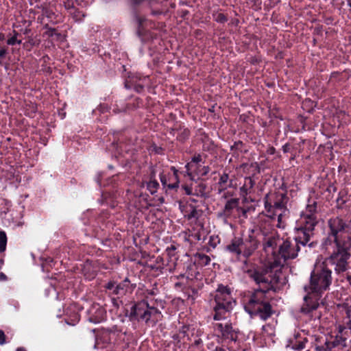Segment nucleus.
I'll use <instances>...</instances> for the list:
<instances>
[{
	"mask_svg": "<svg viewBox=\"0 0 351 351\" xmlns=\"http://www.w3.org/2000/svg\"><path fill=\"white\" fill-rule=\"evenodd\" d=\"M133 313L146 322L152 320L156 322L160 318V313L155 308L149 307L144 302H140L134 306Z\"/></svg>",
	"mask_w": 351,
	"mask_h": 351,
	"instance_id": "423d86ee",
	"label": "nucleus"
},
{
	"mask_svg": "<svg viewBox=\"0 0 351 351\" xmlns=\"http://www.w3.org/2000/svg\"><path fill=\"white\" fill-rule=\"evenodd\" d=\"M7 43H8V45H13L16 44V43H20L21 41H18L16 40V38L15 36H13V37L9 38L8 40Z\"/></svg>",
	"mask_w": 351,
	"mask_h": 351,
	"instance_id": "5701e85b",
	"label": "nucleus"
},
{
	"mask_svg": "<svg viewBox=\"0 0 351 351\" xmlns=\"http://www.w3.org/2000/svg\"><path fill=\"white\" fill-rule=\"evenodd\" d=\"M147 186L150 193L153 194L156 191L158 184L156 181H150L147 183Z\"/></svg>",
	"mask_w": 351,
	"mask_h": 351,
	"instance_id": "aec40b11",
	"label": "nucleus"
},
{
	"mask_svg": "<svg viewBox=\"0 0 351 351\" xmlns=\"http://www.w3.org/2000/svg\"><path fill=\"white\" fill-rule=\"evenodd\" d=\"M228 179V175H227V174H224V175H223V176L221 177L220 180H221V182L225 183V182H227Z\"/></svg>",
	"mask_w": 351,
	"mask_h": 351,
	"instance_id": "a878e982",
	"label": "nucleus"
},
{
	"mask_svg": "<svg viewBox=\"0 0 351 351\" xmlns=\"http://www.w3.org/2000/svg\"><path fill=\"white\" fill-rule=\"evenodd\" d=\"M6 245V236L5 233L0 232V251H3Z\"/></svg>",
	"mask_w": 351,
	"mask_h": 351,
	"instance_id": "412c9836",
	"label": "nucleus"
},
{
	"mask_svg": "<svg viewBox=\"0 0 351 351\" xmlns=\"http://www.w3.org/2000/svg\"><path fill=\"white\" fill-rule=\"evenodd\" d=\"M46 34L48 36L51 37L53 40H59L63 38L62 36H61L60 34H58L55 29H49L47 30Z\"/></svg>",
	"mask_w": 351,
	"mask_h": 351,
	"instance_id": "6ab92c4d",
	"label": "nucleus"
},
{
	"mask_svg": "<svg viewBox=\"0 0 351 351\" xmlns=\"http://www.w3.org/2000/svg\"><path fill=\"white\" fill-rule=\"evenodd\" d=\"M268 270H265L264 271H260L258 270H256L253 272H251L250 276L254 280V281L258 283L265 284L267 283L269 280V276L267 274Z\"/></svg>",
	"mask_w": 351,
	"mask_h": 351,
	"instance_id": "ddd939ff",
	"label": "nucleus"
},
{
	"mask_svg": "<svg viewBox=\"0 0 351 351\" xmlns=\"http://www.w3.org/2000/svg\"><path fill=\"white\" fill-rule=\"evenodd\" d=\"M266 265L270 269L282 267L289 259L295 258L299 247L289 240L269 239L264 247Z\"/></svg>",
	"mask_w": 351,
	"mask_h": 351,
	"instance_id": "f03ea898",
	"label": "nucleus"
},
{
	"mask_svg": "<svg viewBox=\"0 0 351 351\" xmlns=\"http://www.w3.org/2000/svg\"><path fill=\"white\" fill-rule=\"evenodd\" d=\"M215 330L220 334L223 338L235 341L237 333L232 329L231 324L228 322H217L215 324Z\"/></svg>",
	"mask_w": 351,
	"mask_h": 351,
	"instance_id": "1a4fd4ad",
	"label": "nucleus"
},
{
	"mask_svg": "<svg viewBox=\"0 0 351 351\" xmlns=\"http://www.w3.org/2000/svg\"><path fill=\"white\" fill-rule=\"evenodd\" d=\"M263 330L267 335L273 336L275 334V326L274 324H269L263 327Z\"/></svg>",
	"mask_w": 351,
	"mask_h": 351,
	"instance_id": "f3484780",
	"label": "nucleus"
},
{
	"mask_svg": "<svg viewBox=\"0 0 351 351\" xmlns=\"http://www.w3.org/2000/svg\"><path fill=\"white\" fill-rule=\"evenodd\" d=\"M341 307L347 315L348 322L345 324L348 328L351 329V298L347 299Z\"/></svg>",
	"mask_w": 351,
	"mask_h": 351,
	"instance_id": "2eb2a0df",
	"label": "nucleus"
},
{
	"mask_svg": "<svg viewBox=\"0 0 351 351\" xmlns=\"http://www.w3.org/2000/svg\"><path fill=\"white\" fill-rule=\"evenodd\" d=\"M7 53V51L5 48H0V58H3Z\"/></svg>",
	"mask_w": 351,
	"mask_h": 351,
	"instance_id": "393cba45",
	"label": "nucleus"
},
{
	"mask_svg": "<svg viewBox=\"0 0 351 351\" xmlns=\"http://www.w3.org/2000/svg\"><path fill=\"white\" fill-rule=\"evenodd\" d=\"M328 225L331 231V234L333 237L335 245L339 246L341 243H343L341 240V237L343 234H345V230L347 228L346 224L342 219L337 217L330 219Z\"/></svg>",
	"mask_w": 351,
	"mask_h": 351,
	"instance_id": "6e6552de",
	"label": "nucleus"
},
{
	"mask_svg": "<svg viewBox=\"0 0 351 351\" xmlns=\"http://www.w3.org/2000/svg\"><path fill=\"white\" fill-rule=\"evenodd\" d=\"M335 346V342L330 343L328 341H326L325 346H322L321 350H330L332 348H333Z\"/></svg>",
	"mask_w": 351,
	"mask_h": 351,
	"instance_id": "4be33fe9",
	"label": "nucleus"
},
{
	"mask_svg": "<svg viewBox=\"0 0 351 351\" xmlns=\"http://www.w3.org/2000/svg\"><path fill=\"white\" fill-rule=\"evenodd\" d=\"M330 271L326 268V263L318 260L311 277L310 285L305 287L308 295L304 297L305 304L302 307V311L308 313L316 309L319 304L314 300H317L319 294L326 290L331 280Z\"/></svg>",
	"mask_w": 351,
	"mask_h": 351,
	"instance_id": "f257e3e1",
	"label": "nucleus"
},
{
	"mask_svg": "<svg viewBox=\"0 0 351 351\" xmlns=\"http://www.w3.org/2000/svg\"><path fill=\"white\" fill-rule=\"evenodd\" d=\"M254 185V182L251 178H247L245 185L241 189L242 195L245 196L247 194V187L252 188Z\"/></svg>",
	"mask_w": 351,
	"mask_h": 351,
	"instance_id": "a211bd4d",
	"label": "nucleus"
},
{
	"mask_svg": "<svg viewBox=\"0 0 351 351\" xmlns=\"http://www.w3.org/2000/svg\"><path fill=\"white\" fill-rule=\"evenodd\" d=\"M245 308L250 314L258 315L263 319H266L271 315V306L267 303L257 302L255 298L250 300Z\"/></svg>",
	"mask_w": 351,
	"mask_h": 351,
	"instance_id": "0eeeda50",
	"label": "nucleus"
},
{
	"mask_svg": "<svg viewBox=\"0 0 351 351\" xmlns=\"http://www.w3.org/2000/svg\"><path fill=\"white\" fill-rule=\"evenodd\" d=\"M265 206H266V208H268L269 210L270 209V208L274 207L275 215H276L278 216V218L279 221L281 219L282 215V210H284V208H285V205H284V204L282 202H276L274 204V205L272 206L267 200L265 202Z\"/></svg>",
	"mask_w": 351,
	"mask_h": 351,
	"instance_id": "4468645a",
	"label": "nucleus"
},
{
	"mask_svg": "<svg viewBox=\"0 0 351 351\" xmlns=\"http://www.w3.org/2000/svg\"><path fill=\"white\" fill-rule=\"evenodd\" d=\"M315 210L314 205H309L307 206L306 211L301 215L296 230L300 231L302 237H300L301 243L305 245L310 239L311 233L315 224L317 223L316 219L313 213Z\"/></svg>",
	"mask_w": 351,
	"mask_h": 351,
	"instance_id": "20e7f679",
	"label": "nucleus"
},
{
	"mask_svg": "<svg viewBox=\"0 0 351 351\" xmlns=\"http://www.w3.org/2000/svg\"><path fill=\"white\" fill-rule=\"evenodd\" d=\"M106 288L114 295H122L125 293L124 289L121 285H116L114 282H109Z\"/></svg>",
	"mask_w": 351,
	"mask_h": 351,
	"instance_id": "dca6fc26",
	"label": "nucleus"
},
{
	"mask_svg": "<svg viewBox=\"0 0 351 351\" xmlns=\"http://www.w3.org/2000/svg\"><path fill=\"white\" fill-rule=\"evenodd\" d=\"M215 302L217 304L215 307L214 319L215 321L225 319L234 304L230 291L226 287L219 286L215 295Z\"/></svg>",
	"mask_w": 351,
	"mask_h": 351,
	"instance_id": "7ed1b4c3",
	"label": "nucleus"
},
{
	"mask_svg": "<svg viewBox=\"0 0 351 351\" xmlns=\"http://www.w3.org/2000/svg\"><path fill=\"white\" fill-rule=\"evenodd\" d=\"M342 330H343V328L340 327V329H339L340 332H341Z\"/></svg>",
	"mask_w": 351,
	"mask_h": 351,
	"instance_id": "2f4dec72",
	"label": "nucleus"
},
{
	"mask_svg": "<svg viewBox=\"0 0 351 351\" xmlns=\"http://www.w3.org/2000/svg\"><path fill=\"white\" fill-rule=\"evenodd\" d=\"M5 342V335L3 331L0 330V345L4 344Z\"/></svg>",
	"mask_w": 351,
	"mask_h": 351,
	"instance_id": "b1692460",
	"label": "nucleus"
},
{
	"mask_svg": "<svg viewBox=\"0 0 351 351\" xmlns=\"http://www.w3.org/2000/svg\"><path fill=\"white\" fill-rule=\"evenodd\" d=\"M257 243L254 241L252 246L249 249H243L242 240L240 239H235L232 241V243L228 245L227 248L232 252L237 254L243 253L246 256L251 255L252 252L256 248Z\"/></svg>",
	"mask_w": 351,
	"mask_h": 351,
	"instance_id": "9d476101",
	"label": "nucleus"
},
{
	"mask_svg": "<svg viewBox=\"0 0 351 351\" xmlns=\"http://www.w3.org/2000/svg\"><path fill=\"white\" fill-rule=\"evenodd\" d=\"M201 160L200 157H195L192 160V161L188 163L186 165V168L187 170V174L191 176L193 169H197V175L204 176L206 175L208 171V168L207 167H203L200 168L198 165V162Z\"/></svg>",
	"mask_w": 351,
	"mask_h": 351,
	"instance_id": "f8f14e48",
	"label": "nucleus"
},
{
	"mask_svg": "<svg viewBox=\"0 0 351 351\" xmlns=\"http://www.w3.org/2000/svg\"><path fill=\"white\" fill-rule=\"evenodd\" d=\"M16 351H25V350L24 349H23V348H18L16 350Z\"/></svg>",
	"mask_w": 351,
	"mask_h": 351,
	"instance_id": "c85d7f7f",
	"label": "nucleus"
},
{
	"mask_svg": "<svg viewBox=\"0 0 351 351\" xmlns=\"http://www.w3.org/2000/svg\"><path fill=\"white\" fill-rule=\"evenodd\" d=\"M219 20H220L221 21H223L226 20V19H225V17H224V16H221L220 17V19H219Z\"/></svg>",
	"mask_w": 351,
	"mask_h": 351,
	"instance_id": "cd10ccee",
	"label": "nucleus"
},
{
	"mask_svg": "<svg viewBox=\"0 0 351 351\" xmlns=\"http://www.w3.org/2000/svg\"><path fill=\"white\" fill-rule=\"evenodd\" d=\"M337 252L330 256L329 261L335 265V271L339 273L344 271L347 268V260L350 256L347 252L349 244L343 243L339 246H337Z\"/></svg>",
	"mask_w": 351,
	"mask_h": 351,
	"instance_id": "39448f33",
	"label": "nucleus"
},
{
	"mask_svg": "<svg viewBox=\"0 0 351 351\" xmlns=\"http://www.w3.org/2000/svg\"><path fill=\"white\" fill-rule=\"evenodd\" d=\"M172 173L167 178L165 175L160 176V180L162 184L165 186H167L169 189H174L178 186L179 180L177 174V170L175 167H171Z\"/></svg>",
	"mask_w": 351,
	"mask_h": 351,
	"instance_id": "9b49d317",
	"label": "nucleus"
},
{
	"mask_svg": "<svg viewBox=\"0 0 351 351\" xmlns=\"http://www.w3.org/2000/svg\"><path fill=\"white\" fill-rule=\"evenodd\" d=\"M215 351H225V350L223 349L219 348V349H216Z\"/></svg>",
	"mask_w": 351,
	"mask_h": 351,
	"instance_id": "c756f323",
	"label": "nucleus"
},
{
	"mask_svg": "<svg viewBox=\"0 0 351 351\" xmlns=\"http://www.w3.org/2000/svg\"><path fill=\"white\" fill-rule=\"evenodd\" d=\"M348 4H349V5L351 7V0H349V1H348Z\"/></svg>",
	"mask_w": 351,
	"mask_h": 351,
	"instance_id": "7c9ffc66",
	"label": "nucleus"
},
{
	"mask_svg": "<svg viewBox=\"0 0 351 351\" xmlns=\"http://www.w3.org/2000/svg\"><path fill=\"white\" fill-rule=\"evenodd\" d=\"M184 189H185L186 193L187 194H189H189H191V189H190L189 187H187V186H184Z\"/></svg>",
	"mask_w": 351,
	"mask_h": 351,
	"instance_id": "bb28decb",
	"label": "nucleus"
}]
</instances>
